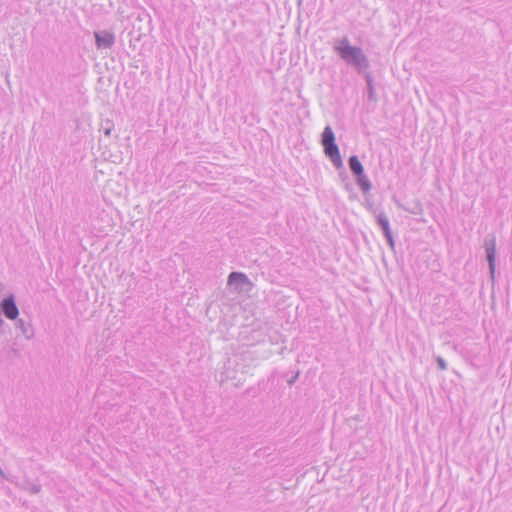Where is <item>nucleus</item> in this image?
<instances>
[{"label": "nucleus", "mask_w": 512, "mask_h": 512, "mask_svg": "<svg viewBox=\"0 0 512 512\" xmlns=\"http://www.w3.org/2000/svg\"><path fill=\"white\" fill-rule=\"evenodd\" d=\"M334 50L341 59L355 67L358 72L369 68V60L363 50L358 46L350 45L349 39L346 36L336 41Z\"/></svg>", "instance_id": "1"}, {"label": "nucleus", "mask_w": 512, "mask_h": 512, "mask_svg": "<svg viewBox=\"0 0 512 512\" xmlns=\"http://www.w3.org/2000/svg\"><path fill=\"white\" fill-rule=\"evenodd\" d=\"M9 319L16 320L19 316V309L16 304L15 295L10 293L8 296L4 297L0 302V314Z\"/></svg>", "instance_id": "2"}, {"label": "nucleus", "mask_w": 512, "mask_h": 512, "mask_svg": "<svg viewBox=\"0 0 512 512\" xmlns=\"http://www.w3.org/2000/svg\"><path fill=\"white\" fill-rule=\"evenodd\" d=\"M95 45L98 49H109L115 43V35L108 30H99L94 32Z\"/></svg>", "instance_id": "3"}, {"label": "nucleus", "mask_w": 512, "mask_h": 512, "mask_svg": "<svg viewBox=\"0 0 512 512\" xmlns=\"http://www.w3.org/2000/svg\"><path fill=\"white\" fill-rule=\"evenodd\" d=\"M484 248L486 252V258L489 265L491 275H494L495 271V258H496V238L495 236H487L484 240Z\"/></svg>", "instance_id": "4"}, {"label": "nucleus", "mask_w": 512, "mask_h": 512, "mask_svg": "<svg viewBox=\"0 0 512 512\" xmlns=\"http://www.w3.org/2000/svg\"><path fill=\"white\" fill-rule=\"evenodd\" d=\"M325 155L330 159L333 165L337 168H343V161L341 158L340 150L336 142L323 144Z\"/></svg>", "instance_id": "5"}, {"label": "nucleus", "mask_w": 512, "mask_h": 512, "mask_svg": "<svg viewBox=\"0 0 512 512\" xmlns=\"http://www.w3.org/2000/svg\"><path fill=\"white\" fill-rule=\"evenodd\" d=\"M228 284L236 289H243L245 285H251L248 276L242 272H231L228 276Z\"/></svg>", "instance_id": "6"}, {"label": "nucleus", "mask_w": 512, "mask_h": 512, "mask_svg": "<svg viewBox=\"0 0 512 512\" xmlns=\"http://www.w3.org/2000/svg\"><path fill=\"white\" fill-rule=\"evenodd\" d=\"M15 485L30 494H39L42 490V485L40 483L33 482L27 477L22 482H18L16 480Z\"/></svg>", "instance_id": "7"}, {"label": "nucleus", "mask_w": 512, "mask_h": 512, "mask_svg": "<svg viewBox=\"0 0 512 512\" xmlns=\"http://www.w3.org/2000/svg\"><path fill=\"white\" fill-rule=\"evenodd\" d=\"M356 184L360 187L364 194L369 193L372 189V183L369 180L368 176L365 174V171H362L361 174L354 175Z\"/></svg>", "instance_id": "8"}, {"label": "nucleus", "mask_w": 512, "mask_h": 512, "mask_svg": "<svg viewBox=\"0 0 512 512\" xmlns=\"http://www.w3.org/2000/svg\"><path fill=\"white\" fill-rule=\"evenodd\" d=\"M348 166L353 175L361 174V172L364 171V167L357 155H352L349 157Z\"/></svg>", "instance_id": "9"}, {"label": "nucleus", "mask_w": 512, "mask_h": 512, "mask_svg": "<svg viewBox=\"0 0 512 512\" xmlns=\"http://www.w3.org/2000/svg\"><path fill=\"white\" fill-rule=\"evenodd\" d=\"M377 224L382 229L384 236L391 234L389 219L384 212H381L376 217Z\"/></svg>", "instance_id": "10"}, {"label": "nucleus", "mask_w": 512, "mask_h": 512, "mask_svg": "<svg viewBox=\"0 0 512 512\" xmlns=\"http://www.w3.org/2000/svg\"><path fill=\"white\" fill-rule=\"evenodd\" d=\"M16 328L19 329L22 333V335L26 338V339H31L33 337V331L30 327V324L26 323L22 318L20 319H16Z\"/></svg>", "instance_id": "11"}, {"label": "nucleus", "mask_w": 512, "mask_h": 512, "mask_svg": "<svg viewBox=\"0 0 512 512\" xmlns=\"http://www.w3.org/2000/svg\"><path fill=\"white\" fill-rule=\"evenodd\" d=\"M335 141V134L331 126L327 125L321 135V144L333 143Z\"/></svg>", "instance_id": "12"}, {"label": "nucleus", "mask_w": 512, "mask_h": 512, "mask_svg": "<svg viewBox=\"0 0 512 512\" xmlns=\"http://www.w3.org/2000/svg\"><path fill=\"white\" fill-rule=\"evenodd\" d=\"M365 79H366V83H367L368 98L370 100H375L376 98H375V91H374V86H373V79L369 74L366 75Z\"/></svg>", "instance_id": "13"}, {"label": "nucleus", "mask_w": 512, "mask_h": 512, "mask_svg": "<svg viewBox=\"0 0 512 512\" xmlns=\"http://www.w3.org/2000/svg\"><path fill=\"white\" fill-rule=\"evenodd\" d=\"M114 127V124L112 121L110 120H106L102 125H101V128H100V131H102L104 133L105 136H110L111 134V131Z\"/></svg>", "instance_id": "14"}, {"label": "nucleus", "mask_w": 512, "mask_h": 512, "mask_svg": "<svg viewBox=\"0 0 512 512\" xmlns=\"http://www.w3.org/2000/svg\"><path fill=\"white\" fill-rule=\"evenodd\" d=\"M435 359L439 370L444 371L447 369V363L441 356H437Z\"/></svg>", "instance_id": "15"}, {"label": "nucleus", "mask_w": 512, "mask_h": 512, "mask_svg": "<svg viewBox=\"0 0 512 512\" xmlns=\"http://www.w3.org/2000/svg\"><path fill=\"white\" fill-rule=\"evenodd\" d=\"M0 477L13 483V484H15V482H16V477H14V476L8 477L1 467H0Z\"/></svg>", "instance_id": "16"}, {"label": "nucleus", "mask_w": 512, "mask_h": 512, "mask_svg": "<svg viewBox=\"0 0 512 512\" xmlns=\"http://www.w3.org/2000/svg\"><path fill=\"white\" fill-rule=\"evenodd\" d=\"M385 238H386L387 243L390 246V248L392 250H394L395 249V240H394L393 234L391 233V234L385 236Z\"/></svg>", "instance_id": "17"}, {"label": "nucleus", "mask_w": 512, "mask_h": 512, "mask_svg": "<svg viewBox=\"0 0 512 512\" xmlns=\"http://www.w3.org/2000/svg\"><path fill=\"white\" fill-rule=\"evenodd\" d=\"M299 377V372H297L294 376H292L288 381L287 383L289 385H293L295 383V381L298 379Z\"/></svg>", "instance_id": "18"}, {"label": "nucleus", "mask_w": 512, "mask_h": 512, "mask_svg": "<svg viewBox=\"0 0 512 512\" xmlns=\"http://www.w3.org/2000/svg\"><path fill=\"white\" fill-rule=\"evenodd\" d=\"M4 324V320L2 319V317L0 316V327H2Z\"/></svg>", "instance_id": "19"}, {"label": "nucleus", "mask_w": 512, "mask_h": 512, "mask_svg": "<svg viewBox=\"0 0 512 512\" xmlns=\"http://www.w3.org/2000/svg\"><path fill=\"white\" fill-rule=\"evenodd\" d=\"M3 288V284L0 282V290H2Z\"/></svg>", "instance_id": "20"}]
</instances>
